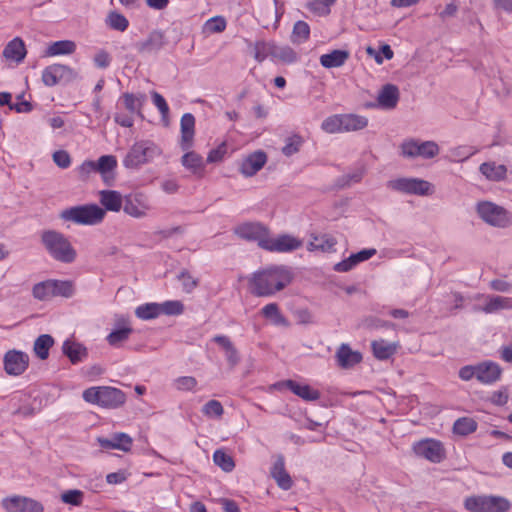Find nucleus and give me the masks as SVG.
<instances>
[{
	"label": "nucleus",
	"mask_w": 512,
	"mask_h": 512,
	"mask_svg": "<svg viewBox=\"0 0 512 512\" xmlns=\"http://www.w3.org/2000/svg\"><path fill=\"white\" fill-rule=\"evenodd\" d=\"M293 274L285 266H272L253 273L249 280L250 291L258 297L272 296L287 287Z\"/></svg>",
	"instance_id": "nucleus-1"
},
{
	"label": "nucleus",
	"mask_w": 512,
	"mask_h": 512,
	"mask_svg": "<svg viewBox=\"0 0 512 512\" xmlns=\"http://www.w3.org/2000/svg\"><path fill=\"white\" fill-rule=\"evenodd\" d=\"M41 242L48 254L61 263H72L77 257V252L68 238L56 230H45L41 235Z\"/></svg>",
	"instance_id": "nucleus-2"
},
{
	"label": "nucleus",
	"mask_w": 512,
	"mask_h": 512,
	"mask_svg": "<svg viewBox=\"0 0 512 512\" xmlns=\"http://www.w3.org/2000/svg\"><path fill=\"white\" fill-rule=\"evenodd\" d=\"M83 399L90 404L107 409H116L126 401L125 393L115 387L94 386L83 391Z\"/></svg>",
	"instance_id": "nucleus-3"
},
{
	"label": "nucleus",
	"mask_w": 512,
	"mask_h": 512,
	"mask_svg": "<svg viewBox=\"0 0 512 512\" xmlns=\"http://www.w3.org/2000/svg\"><path fill=\"white\" fill-rule=\"evenodd\" d=\"M105 210L97 204H84L69 207L60 213L63 221L78 225L94 226L100 224L105 218Z\"/></svg>",
	"instance_id": "nucleus-4"
},
{
	"label": "nucleus",
	"mask_w": 512,
	"mask_h": 512,
	"mask_svg": "<svg viewBox=\"0 0 512 512\" xmlns=\"http://www.w3.org/2000/svg\"><path fill=\"white\" fill-rule=\"evenodd\" d=\"M464 507L470 512H508L510 501L496 495H473L465 498Z\"/></svg>",
	"instance_id": "nucleus-5"
},
{
	"label": "nucleus",
	"mask_w": 512,
	"mask_h": 512,
	"mask_svg": "<svg viewBox=\"0 0 512 512\" xmlns=\"http://www.w3.org/2000/svg\"><path fill=\"white\" fill-rule=\"evenodd\" d=\"M160 154L158 146L149 140L135 142L129 149L123 165L126 168L134 169L151 161L156 155Z\"/></svg>",
	"instance_id": "nucleus-6"
},
{
	"label": "nucleus",
	"mask_w": 512,
	"mask_h": 512,
	"mask_svg": "<svg viewBox=\"0 0 512 512\" xmlns=\"http://www.w3.org/2000/svg\"><path fill=\"white\" fill-rule=\"evenodd\" d=\"M476 211L478 216L491 226L506 228L512 224L511 214L504 207L493 202H479Z\"/></svg>",
	"instance_id": "nucleus-7"
},
{
	"label": "nucleus",
	"mask_w": 512,
	"mask_h": 512,
	"mask_svg": "<svg viewBox=\"0 0 512 512\" xmlns=\"http://www.w3.org/2000/svg\"><path fill=\"white\" fill-rule=\"evenodd\" d=\"M412 450L416 456L426 459L431 463H440L446 458V450L443 443L432 438L415 442Z\"/></svg>",
	"instance_id": "nucleus-8"
},
{
	"label": "nucleus",
	"mask_w": 512,
	"mask_h": 512,
	"mask_svg": "<svg viewBox=\"0 0 512 512\" xmlns=\"http://www.w3.org/2000/svg\"><path fill=\"white\" fill-rule=\"evenodd\" d=\"M387 186L405 194L427 196L433 193L432 184L419 178H397L390 180Z\"/></svg>",
	"instance_id": "nucleus-9"
},
{
	"label": "nucleus",
	"mask_w": 512,
	"mask_h": 512,
	"mask_svg": "<svg viewBox=\"0 0 512 512\" xmlns=\"http://www.w3.org/2000/svg\"><path fill=\"white\" fill-rule=\"evenodd\" d=\"M439 151L440 148L434 141L420 142L415 139H409L401 144V153L407 158L422 157L424 159H431L437 156Z\"/></svg>",
	"instance_id": "nucleus-10"
},
{
	"label": "nucleus",
	"mask_w": 512,
	"mask_h": 512,
	"mask_svg": "<svg viewBox=\"0 0 512 512\" xmlns=\"http://www.w3.org/2000/svg\"><path fill=\"white\" fill-rule=\"evenodd\" d=\"M233 232L239 238L257 242L260 248H264L266 239L269 236V229L260 222H244L234 227Z\"/></svg>",
	"instance_id": "nucleus-11"
},
{
	"label": "nucleus",
	"mask_w": 512,
	"mask_h": 512,
	"mask_svg": "<svg viewBox=\"0 0 512 512\" xmlns=\"http://www.w3.org/2000/svg\"><path fill=\"white\" fill-rule=\"evenodd\" d=\"M150 209L149 200L142 193L129 194L124 198L123 211L131 217L143 218Z\"/></svg>",
	"instance_id": "nucleus-12"
},
{
	"label": "nucleus",
	"mask_w": 512,
	"mask_h": 512,
	"mask_svg": "<svg viewBox=\"0 0 512 512\" xmlns=\"http://www.w3.org/2000/svg\"><path fill=\"white\" fill-rule=\"evenodd\" d=\"M302 245L303 242L300 239L288 234H282L276 238H271L269 235L263 249L269 252L284 253L295 251Z\"/></svg>",
	"instance_id": "nucleus-13"
},
{
	"label": "nucleus",
	"mask_w": 512,
	"mask_h": 512,
	"mask_svg": "<svg viewBox=\"0 0 512 512\" xmlns=\"http://www.w3.org/2000/svg\"><path fill=\"white\" fill-rule=\"evenodd\" d=\"M4 369L8 375L18 376L23 374L29 365V356L22 351L9 350L4 355Z\"/></svg>",
	"instance_id": "nucleus-14"
},
{
	"label": "nucleus",
	"mask_w": 512,
	"mask_h": 512,
	"mask_svg": "<svg viewBox=\"0 0 512 512\" xmlns=\"http://www.w3.org/2000/svg\"><path fill=\"white\" fill-rule=\"evenodd\" d=\"M3 506L7 512H43L44 507L39 501L24 497L13 496L3 500Z\"/></svg>",
	"instance_id": "nucleus-15"
},
{
	"label": "nucleus",
	"mask_w": 512,
	"mask_h": 512,
	"mask_svg": "<svg viewBox=\"0 0 512 512\" xmlns=\"http://www.w3.org/2000/svg\"><path fill=\"white\" fill-rule=\"evenodd\" d=\"M476 379L485 385L497 382L501 378L502 369L493 361H483L476 364Z\"/></svg>",
	"instance_id": "nucleus-16"
},
{
	"label": "nucleus",
	"mask_w": 512,
	"mask_h": 512,
	"mask_svg": "<svg viewBox=\"0 0 512 512\" xmlns=\"http://www.w3.org/2000/svg\"><path fill=\"white\" fill-rule=\"evenodd\" d=\"M167 44L165 33L161 30H153L148 37L136 44L139 53H157Z\"/></svg>",
	"instance_id": "nucleus-17"
},
{
	"label": "nucleus",
	"mask_w": 512,
	"mask_h": 512,
	"mask_svg": "<svg viewBox=\"0 0 512 512\" xmlns=\"http://www.w3.org/2000/svg\"><path fill=\"white\" fill-rule=\"evenodd\" d=\"M195 117L191 113H185L180 120V147L184 151H188L194 142L195 136Z\"/></svg>",
	"instance_id": "nucleus-18"
},
{
	"label": "nucleus",
	"mask_w": 512,
	"mask_h": 512,
	"mask_svg": "<svg viewBox=\"0 0 512 512\" xmlns=\"http://www.w3.org/2000/svg\"><path fill=\"white\" fill-rule=\"evenodd\" d=\"M266 162V154L263 151H255L241 162L240 172L245 177H251L260 171Z\"/></svg>",
	"instance_id": "nucleus-19"
},
{
	"label": "nucleus",
	"mask_w": 512,
	"mask_h": 512,
	"mask_svg": "<svg viewBox=\"0 0 512 512\" xmlns=\"http://www.w3.org/2000/svg\"><path fill=\"white\" fill-rule=\"evenodd\" d=\"M117 159L114 155H103L95 161L96 172L99 173L106 185H111L115 179Z\"/></svg>",
	"instance_id": "nucleus-20"
},
{
	"label": "nucleus",
	"mask_w": 512,
	"mask_h": 512,
	"mask_svg": "<svg viewBox=\"0 0 512 512\" xmlns=\"http://www.w3.org/2000/svg\"><path fill=\"white\" fill-rule=\"evenodd\" d=\"M270 474L281 489H291L293 481L285 469V459L283 455L280 454L276 457L271 467Z\"/></svg>",
	"instance_id": "nucleus-21"
},
{
	"label": "nucleus",
	"mask_w": 512,
	"mask_h": 512,
	"mask_svg": "<svg viewBox=\"0 0 512 512\" xmlns=\"http://www.w3.org/2000/svg\"><path fill=\"white\" fill-rule=\"evenodd\" d=\"M376 249H363L357 253L351 254L347 259H344L334 265L336 272H348L359 263L366 261L376 254Z\"/></svg>",
	"instance_id": "nucleus-22"
},
{
	"label": "nucleus",
	"mask_w": 512,
	"mask_h": 512,
	"mask_svg": "<svg viewBox=\"0 0 512 512\" xmlns=\"http://www.w3.org/2000/svg\"><path fill=\"white\" fill-rule=\"evenodd\" d=\"M72 69L63 64H53L46 67L42 72V81L46 86L57 85L61 79L69 76Z\"/></svg>",
	"instance_id": "nucleus-23"
},
{
	"label": "nucleus",
	"mask_w": 512,
	"mask_h": 512,
	"mask_svg": "<svg viewBox=\"0 0 512 512\" xmlns=\"http://www.w3.org/2000/svg\"><path fill=\"white\" fill-rule=\"evenodd\" d=\"M337 364L341 368H351L362 360V355L358 351H353L348 344H341L336 351Z\"/></svg>",
	"instance_id": "nucleus-24"
},
{
	"label": "nucleus",
	"mask_w": 512,
	"mask_h": 512,
	"mask_svg": "<svg viewBox=\"0 0 512 512\" xmlns=\"http://www.w3.org/2000/svg\"><path fill=\"white\" fill-rule=\"evenodd\" d=\"M213 341L219 344L224 350L226 361L231 369L240 363L241 358L239 352L228 336L216 335Z\"/></svg>",
	"instance_id": "nucleus-25"
},
{
	"label": "nucleus",
	"mask_w": 512,
	"mask_h": 512,
	"mask_svg": "<svg viewBox=\"0 0 512 512\" xmlns=\"http://www.w3.org/2000/svg\"><path fill=\"white\" fill-rule=\"evenodd\" d=\"M283 385L305 401H316L321 396L320 392L310 385L300 384L294 380H286Z\"/></svg>",
	"instance_id": "nucleus-26"
},
{
	"label": "nucleus",
	"mask_w": 512,
	"mask_h": 512,
	"mask_svg": "<svg viewBox=\"0 0 512 512\" xmlns=\"http://www.w3.org/2000/svg\"><path fill=\"white\" fill-rule=\"evenodd\" d=\"M98 442L102 448L118 449L127 452L131 449L132 438L126 433H115L110 439L98 438Z\"/></svg>",
	"instance_id": "nucleus-27"
},
{
	"label": "nucleus",
	"mask_w": 512,
	"mask_h": 512,
	"mask_svg": "<svg viewBox=\"0 0 512 512\" xmlns=\"http://www.w3.org/2000/svg\"><path fill=\"white\" fill-rule=\"evenodd\" d=\"M99 197L105 212H119L124 205V199L121 193L116 190H102L99 192Z\"/></svg>",
	"instance_id": "nucleus-28"
},
{
	"label": "nucleus",
	"mask_w": 512,
	"mask_h": 512,
	"mask_svg": "<svg viewBox=\"0 0 512 512\" xmlns=\"http://www.w3.org/2000/svg\"><path fill=\"white\" fill-rule=\"evenodd\" d=\"M378 105L383 109H394L399 101V89L393 84H386L377 97Z\"/></svg>",
	"instance_id": "nucleus-29"
},
{
	"label": "nucleus",
	"mask_w": 512,
	"mask_h": 512,
	"mask_svg": "<svg viewBox=\"0 0 512 512\" xmlns=\"http://www.w3.org/2000/svg\"><path fill=\"white\" fill-rule=\"evenodd\" d=\"M26 53L27 51L24 41L21 38L16 37L5 46L3 50V57L7 60L20 63L24 60Z\"/></svg>",
	"instance_id": "nucleus-30"
},
{
	"label": "nucleus",
	"mask_w": 512,
	"mask_h": 512,
	"mask_svg": "<svg viewBox=\"0 0 512 512\" xmlns=\"http://www.w3.org/2000/svg\"><path fill=\"white\" fill-rule=\"evenodd\" d=\"M62 352L72 364H77L88 356L87 348L84 345L70 339L64 341Z\"/></svg>",
	"instance_id": "nucleus-31"
},
{
	"label": "nucleus",
	"mask_w": 512,
	"mask_h": 512,
	"mask_svg": "<svg viewBox=\"0 0 512 512\" xmlns=\"http://www.w3.org/2000/svg\"><path fill=\"white\" fill-rule=\"evenodd\" d=\"M479 171L489 181H503L507 177V167L503 164H496L495 162H484L480 165Z\"/></svg>",
	"instance_id": "nucleus-32"
},
{
	"label": "nucleus",
	"mask_w": 512,
	"mask_h": 512,
	"mask_svg": "<svg viewBox=\"0 0 512 512\" xmlns=\"http://www.w3.org/2000/svg\"><path fill=\"white\" fill-rule=\"evenodd\" d=\"M349 58V52L336 49L320 56V64L325 68H336L344 65Z\"/></svg>",
	"instance_id": "nucleus-33"
},
{
	"label": "nucleus",
	"mask_w": 512,
	"mask_h": 512,
	"mask_svg": "<svg viewBox=\"0 0 512 512\" xmlns=\"http://www.w3.org/2000/svg\"><path fill=\"white\" fill-rule=\"evenodd\" d=\"M76 51V43L72 40H59L51 43L45 50L44 56L53 57L70 55Z\"/></svg>",
	"instance_id": "nucleus-34"
},
{
	"label": "nucleus",
	"mask_w": 512,
	"mask_h": 512,
	"mask_svg": "<svg viewBox=\"0 0 512 512\" xmlns=\"http://www.w3.org/2000/svg\"><path fill=\"white\" fill-rule=\"evenodd\" d=\"M337 244V240L335 237L329 234H322L318 236H313V240L308 244L309 251H322V252H332L334 251V247Z\"/></svg>",
	"instance_id": "nucleus-35"
},
{
	"label": "nucleus",
	"mask_w": 512,
	"mask_h": 512,
	"mask_svg": "<svg viewBox=\"0 0 512 512\" xmlns=\"http://www.w3.org/2000/svg\"><path fill=\"white\" fill-rule=\"evenodd\" d=\"M343 132L359 131L367 127L368 119L357 114H342Z\"/></svg>",
	"instance_id": "nucleus-36"
},
{
	"label": "nucleus",
	"mask_w": 512,
	"mask_h": 512,
	"mask_svg": "<svg viewBox=\"0 0 512 512\" xmlns=\"http://www.w3.org/2000/svg\"><path fill=\"white\" fill-rule=\"evenodd\" d=\"M53 345V337L49 334H42L36 338L33 345V351L39 359L46 360L49 356V350Z\"/></svg>",
	"instance_id": "nucleus-37"
},
{
	"label": "nucleus",
	"mask_w": 512,
	"mask_h": 512,
	"mask_svg": "<svg viewBox=\"0 0 512 512\" xmlns=\"http://www.w3.org/2000/svg\"><path fill=\"white\" fill-rule=\"evenodd\" d=\"M182 165L193 174H201L204 169L203 158L194 151L186 152L181 158Z\"/></svg>",
	"instance_id": "nucleus-38"
},
{
	"label": "nucleus",
	"mask_w": 512,
	"mask_h": 512,
	"mask_svg": "<svg viewBox=\"0 0 512 512\" xmlns=\"http://www.w3.org/2000/svg\"><path fill=\"white\" fill-rule=\"evenodd\" d=\"M502 309H512V298L503 296H489L483 307L485 313H493Z\"/></svg>",
	"instance_id": "nucleus-39"
},
{
	"label": "nucleus",
	"mask_w": 512,
	"mask_h": 512,
	"mask_svg": "<svg viewBox=\"0 0 512 512\" xmlns=\"http://www.w3.org/2000/svg\"><path fill=\"white\" fill-rule=\"evenodd\" d=\"M374 356L379 360H386L396 352V346L385 340H375L371 343Z\"/></svg>",
	"instance_id": "nucleus-40"
},
{
	"label": "nucleus",
	"mask_w": 512,
	"mask_h": 512,
	"mask_svg": "<svg viewBox=\"0 0 512 512\" xmlns=\"http://www.w3.org/2000/svg\"><path fill=\"white\" fill-rule=\"evenodd\" d=\"M54 297L71 298L75 294V286L71 280L51 279Z\"/></svg>",
	"instance_id": "nucleus-41"
},
{
	"label": "nucleus",
	"mask_w": 512,
	"mask_h": 512,
	"mask_svg": "<svg viewBox=\"0 0 512 512\" xmlns=\"http://www.w3.org/2000/svg\"><path fill=\"white\" fill-rule=\"evenodd\" d=\"M33 297L40 301H48L54 297L51 279L35 284L32 288Z\"/></svg>",
	"instance_id": "nucleus-42"
},
{
	"label": "nucleus",
	"mask_w": 512,
	"mask_h": 512,
	"mask_svg": "<svg viewBox=\"0 0 512 512\" xmlns=\"http://www.w3.org/2000/svg\"><path fill=\"white\" fill-rule=\"evenodd\" d=\"M122 99L124 101L125 108L130 114L141 115V108L145 101V95L140 94L139 96H136L133 93L127 92L122 95Z\"/></svg>",
	"instance_id": "nucleus-43"
},
{
	"label": "nucleus",
	"mask_w": 512,
	"mask_h": 512,
	"mask_svg": "<svg viewBox=\"0 0 512 512\" xmlns=\"http://www.w3.org/2000/svg\"><path fill=\"white\" fill-rule=\"evenodd\" d=\"M477 422L470 417H461L454 422L453 432L455 434L466 436L476 431Z\"/></svg>",
	"instance_id": "nucleus-44"
},
{
	"label": "nucleus",
	"mask_w": 512,
	"mask_h": 512,
	"mask_svg": "<svg viewBox=\"0 0 512 512\" xmlns=\"http://www.w3.org/2000/svg\"><path fill=\"white\" fill-rule=\"evenodd\" d=\"M135 315L141 320H151L160 316L159 303H145L135 309Z\"/></svg>",
	"instance_id": "nucleus-45"
},
{
	"label": "nucleus",
	"mask_w": 512,
	"mask_h": 512,
	"mask_svg": "<svg viewBox=\"0 0 512 512\" xmlns=\"http://www.w3.org/2000/svg\"><path fill=\"white\" fill-rule=\"evenodd\" d=\"M264 318L269 319L275 325H286V318L281 314L278 304L269 303L261 309Z\"/></svg>",
	"instance_id": "nucleus-46"
},
{
	"label": "nucleus",
	"mask_w": 512,
	"mask_h": 512,
	"mask_svg": "<svg viewBox=\"0 0 512 512\" xmlns=\"http://www.w3.org/2000/svg\"><path fill=\"white\" fill-rule=\"evenodd\" d=\"M310 36L309 25L302 20L297 21L292 30L291 41L295 44L306 42Z\"/></svg>",
	"instance_id": "nucleus-47"
},
{
	"label": "nucleus",
	"mask_w": 512,
	"mask_h": 512,
	"mask_svg": "<svg viewBox=\"0 0 512 512\" xmlns=\"http://www.w3.org/2000/svg\"><path fill=\"white\" fill-rule=\"evenodd\" d=\"M132 331L133 330L131 327H122L119 329H115L107 335L106 340L109 345L113 347H119L121 343L128 340Z\"/></svg>",
	"instance_id": "nucleus-48"
},
{
	"label": "nucleus",
	"mask_w": 512,
	"mask_h": 512,
	"mask_svg": "<svg viewBox=\"0 0 512 512\" xmlns=\"http://www.w3.org/2000/svg\"><path fill=\"white\" fill-rule=\"evenodd\" d=\"M321 129L329 134L343 133L342 114L327 117L322 122Z\"/></svg>",
	"instance_id": "nucleus-49"
},
{
	"label": "nucleus",
	"mask_w": 512,
	"mask_h": 512,
	"mask_svg": "<svg viewBox=\"0 0 512 512\" xmlns=\"http://www.w3.org/2000/svg\"><path fill=\"white\" fill-rule=\"evenodd\" d=\"M213 461L225 472H231L235 467L233 458L221 449L214 452Z\"/></svg>",
	"instance_id": "nucleus-50"
},
{
	"label": "nucleus",
	"mask_w": 512,
	"mask_h": 512,
	"mask_svg": "<svg viewBox=\"0 0 512 512\" xmlns=\"http://www.w3.org/2000/svg\"><path fill=\"white\" fill-rule=\"evenodd\" d=\"M107 25L117 31L123 32L129 26V21L127 18L118 12H110L106 19Z\"/></svg>",
	"instance_id": "nucleus-51"
},
{
	"label": "nucleus",
	"mask_w": 512,
	"mask_h": 512,
	"mask_svg": "<svg viewBox=\"0 0 512 512\" xmlns=\"http://www.w3.org/2000/svg\"><path fill=\"white\" fill-rule=\"evenodd\" d=\"M303 143L304 140L300 135L293 134L286 138L285 145L282 148V153L288 157L292 156L300 150Z\"/></svg>",
	"instance_id": "nucleus-52"
},
{
	"label": "nucleus",
	"mask_w": 512,
	"mask_h": 512,
	"mask_svg": "<svg viewBox=\"0 0 512 512\" xmlns=\"http://www.w3.org/2000/svg\"><path fill=\"white\" fill-rule=\"evenodd\" d=\"M177 279L178 281L181 282L182 284V290L187 293V294H190L192 293L196 287L199 285V279L193 277L187 270H182L178 275H177Z\"/></svg>",
	"instance_id": "nucleus-53"
},
{
	"label": "nucleus",
	"mask_w": 512,
	"mask_h": 512,
	"mask_svg": "<svg viewBox=\"0 0 512 512\" xmlns=\"http://www.w3.org/2000/svg\"><path fill=\"white\" fill-rule=\"evenodd\" d=\"M60 499L65 504L81 506L84 501V492L79 489L66 490L61 494Z\"/></svg>",
	"instance_id": "nucleus-54"
},
{
	"label": "nucleus",
	"mask_w": 512,
	"mask_h": 512,
	"mask_svg": "<svg viewBox=\"0 0 512 512\" xmlns=\"http://www.w3.org/2000/svg\"><path fill=\"white\" fill-rule=\"evenodd\" d=\"M160 314L164 315H180L184 311V305L178 300H168L163 303H159Z\"/></svg>",
	"instance_id": "nucleus-55"
},
{
	"label": "nucleus",
	"mask_w": 512,
	"mask_h": 512,
	"mask_svg": "<svg viewBox=\"0 0 512 512\" xmlns=\"http://www.w3.org/2000/svg\"><path fill=\"white\" fill-rule=\"evenodd\" d=\"M202 413L208 417H221L224 413V409L218 400H209L203 406Z\"/></svg>",
	"instance_id": "nucleus-56"
},
{
	"label": "nucleus",
	"mask_w": 512,
	"mask_h": 512,
	"mask_svg": "<svg viewBox=\"0 0 512 512\" xmlns=\"http://www.w3.org/2000/svg\"><path fill=\"white\" fill-rule=\"evenodd\" d=\"M226 28V20L222 16L210 18L205 23V30L210 33H220Z\"/></svg>",
	"instance_id": "nucleus-57"
},
{
	"label": "nucleus",
	"mask_w": 512,
	"mask_h": 512,
	"mask_svg": "<svg viewBox=\"0 0 512 512\" xmlns=\"http://www.w3.org/2000/svg\"><path fill=\"white\" fill-rule=\"evenodd\" d=\"M151 97H152L153 104L159 110V112L162 116V119H167L168 115H169V106H168L165 98L156 91L151 92Z\"/></svg>",
	"instance_id": "nucleus-58"
},
{
	"label": "nucleus",
	"mask_w": 512,
	"mask_h": 512,
	"mask_svg": "<svg viewBox=\"0 0 512 512\" xmlns=\"http://www.w3.org/2000/svg\"><path fill=\"white\" fill-rule=\"evenodd\" d=\"M226 153H227V145L225 142H222L216 148L209 151L206 160L208 163L220 162L223 160Z\"/></svg>",
	"instance_id": "nucleus-59"
},
{
	"label": "nucleus",
	"mask_w": 512,
	"mask_h": 512,
	"mask_svg": "<svg viewBox=\"0 0 512 512\" xmlns=\"http://www.w3.org/2000/svg\"><path fill=\"white\" fill-rule=\"evenodd\" d=\"M197 385V380L192 376H182L175 380V387L180 391H192Z\"/></svg>",
	"instance_id": "nucleus-60"
},
{
	"label": "nucleus",
	"mask_w": 512,
	"mask_h": 512,
	"mask_svg": "<svg viewBox=\"0 0 512 512\" xmlns=\"http://www.w3.org/2000/svg\"><path fill=\"white\" fill-rule=\"evenodd\" d=\"M54 163L61 169H67L71 165V157L65 150H57L52 155Z\"/></svg>",
	"instance_id": "nucleus-61"
},
{
	"label": "nucleus",
	"mask_w": 512,
	"mask_h": 512,
	"mask_svg": "<svg viewBox=\"0 0 512 512\" xmlns=\"http://www.w3.org/2000/svg\"><path fill=\"white\" fill-rule=\"evenodd\" d=\"M509 399L507 387H501L499 390L494 391L490 396V402L496 406H504Z\"/></svg>",
	"instance_id": "nucleus-62"
},
{
	"label": "nucleus",
	"mask_w": 512,
	"mask_h": 512,
	"mask_svg": "<svg viewBox=\"0 0 512 512\" xmlns=\"http://www.w3.org/2000/svg\"><path fill=\"white\" fill-rule=\"evenodd\" d=\"M268 49L266 41L258 40L254 43V58L261 63L268 57Z\"/></svg>",
	"instance_id": "nucleus-63"
},
{
	"label": "nucleus",
	"mask_w": 512,
	"mask_h": 512,
	"mask_svg": "<svg viewBox=\"0 0 512 512\" xmlns=\"http://www.w3.org/2000/svg\"><path fill=\"white\" fill-rule=\"evenodd\" d=\"M277 59L290 64L297 60V54L291 47L281 46Z\"/></svg>",
	"instance_id": "nucleus-64"
}]
</instances>
